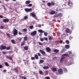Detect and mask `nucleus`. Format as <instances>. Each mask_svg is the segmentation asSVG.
<instances>
[{"instance_id":"1","label":"nucleus","mask_w":79,"mask_h":79,"mask_svg":"<svg viewBox=\"0 0 79 79\" xmlns=\"http://www.w3.org/2000/svg\"><path fill=\"white\" fill-rule=\"evenodd\" d=\"M68 5H66L65 4H64L63 5H64L65 6L64 7L66 9H68V8H72L73 7V3L69 2H68L67 3ZM69 6V7L68 6Z\"/></svg>"},{"instance_id":"2","label":"nucleus","mask_w":79,"mask_h":79,"mask_svg":"<svg viewBox=\"0 0 79 79\" xmlns=\"http://www.w3.org/2000/svg\"><path fill=\"white\" fill-rule=\"evenodd\" d=\"M69 54H64L62 55V57L60 58V62L61 63L63 62L65 58V57L66 56H68Z\"/></svg>"},{"instance_id":"3","label":"nucleus","mask_w":79,"mask_h":79,"mask_svg":"<svg viewBox=\"0 0 79 79\" xmlns=\"http://www.w3.org/2000/svg\"><path fill=\"white\" fill-rule=\"evenodd\" d=\"M63 71L62 69H59L58 70V73H57V75H60L62 74V73H63Z\"/></svg>"},{"instance_id":"4","label":"nucleus","mask_w":79,"mask_h":79,"mask_svg":"<svg viewBox=\"0 0 79 79\" xmlns=\"http://www.w3.org/2000/svg\"><path fill=\"white\" fill-rule=\"evenodd\" d=\"M13 35L15 36L18 35V31L17 30L15 29L13 31Z\"/></svg>"},{"instance_id":"5","label":"nucleus","mask_w":79,"mask_h":79,"mask_svg":"<svg viewBox=\"0 0 79 79\" xmlns=\"http://www.w3.org/2000/svg\"><path fill=\"white\" fill-rule=\"evenodd\" d=\"M36 34V31H35L31 32V36L34 37V36H35V35Z\"/></svg>"},{"instance_id":"6","label":"nucleus","mask_w":79,"mask_h":79,"mask_svg":"<svg viewBox=\"0 0 79 79\" xmlns=\"http://www.w3.org/2000/svg\"><path fill=\"white\" fill-rule=\"evenodd\" d=\"M61 13H60L58 14L55 15H54V16H53V17H54V18L59 17L61 16Z\"/></svg>"},{"instance_id":"7","label":"nucleus","mask_w":79,"mask_h":79,"mask_svg":"<svg viewBox=\"0 0 79 79\" xmlns=\"http://www.w3.org/2000/svg\"><path fill=\"white\" fill-rule=\"evenodd\" d=\"M24 10L26 12H30V11H31L32 10V9L31 8H30V9H29L28 8H25Z\"/></svg>"},{"instance_id":"8","label":"nucleus","mask_w":79,"mask_h":79,"mask_svg":"<svg viewBox=\"0 0 79 79\" xmlns=\"http://www.w3.org/2000/svg\"><path fill=\"white\" fill-rule=\"evenodd\" d=\"M3 21L4 23H7L9 21V20L8 19H4L3 20Z\"/></svg>"},{"instance_id":"9","label":"nucleus","mask_w":79,"mask_h":79,"mask_svg":"<svg viewBox=\"0 0 79 79\" xmlns=\"http://www.w3.org/2000/svg\"><path fill=\"white\" fill-rule=\"evenodd\" d=\"M40 52L42 53V54L43 55H45L46 54V53L44 51L42 50L41 49L40 50Z\"/></svg>"},{"instance_id":"10","label":"nucleus","mask_w":79,"mask_h":79,"mask_svg":"<svg viewBox=\"0 0 79 79\" xmlns=\"http://www.w3.org/2000/svg\"><path fill=\"white\" fill-rule=\"evenodd\" d=\"M0 47L1 48V50H5V49H6V46L5 45H4L3 46H2L1 45L0 46Z\"/></svg>"},{"instance_id":"11","label":"nucleus","mask_w":79,"mask_h":79,"mask_svg":"<svg viewBox=\"0 0 79 79\" xmlns=\"http://www.w3.org/2000/svg\"><path fill=\"white\" fill-rule=\"evenodd\" d=\"M46 50L48 52H50L51 51V49L49 47L46 48Z\"/></svg>"},{"instance_id":"12","label":"nucleus","mask_w":79,"mask_h":79,"mask_svg":"<svg viewBox=\"0 0 79 79\" xmlns=\"http://www.w3.org/2000/svg\"><path fill=\"white\" fill-rule=\"evenodd\" d=\"M51 70H52L53 72H56L57 71L56 68H54V67H51Z\"/></svg>"},{"instance_id":"13","label":"nucleus","mask_w":79,"mask_h":79,"mask_svg":"<svg viewBox=\"0 0 79 79\" xmlns=\"http://www.w3.org/2000/svg\"><path fill=\"white\" fill-rule=\"evenodd\" d=\"M6 57L7 58V59H8L9 60H12V58L11 57V56H6Z\"/></svg>"},{"instance_id":"14","label":"nucleus","mask_w":79,"mask_h":79,"mask_svg":"<svg viewBox=\"0 0 79 79\" xmlns=\"http://www.w3.org/2000/svg\"><path fill=\"white\" fill-rule=\"evenodd\" d=\"M38 71L39 72V73L41 75H44V72L41 70H40V69H39V70H38Z\"/></svg>"},{"instance_id":"15","label":"nucleus","mask_w":79,"mask_h":79,"mask_svg":"<svg viewBox=\"0 0 79 79\" xmlns=\"http://www.w3.org/2000/svg\"><path fill=\"white\" fill-rule=\"evenodd\" d=\"M14 71H15V73H17L19 72V70H18V69H17V68H14Z\"/></svg>"},{"instance_id":"16","label":"nucleus","mask_w":79,"mask_h":79,"mask_svg":"<svg viewBox=\"0 0 79 79\" xmlns=\"http://www.w3.org/2000/svg\"><path fill=\"white\" fill-rule=\"evenodd\" d=\"M48 37L49 41L52 40L53 39V38L52 36H48Z\"/></svg>"},{"instance_id":"17","label":"nucleus","mask_w":79,"mask_h":79,"mask_svg":"<svg viewBox=\"0 0 79 79\" xmlns=\"http://www.w3.org/2000/svg\"><path fill=\"white\" fill-rule=\"evenodd\" d=\"M49 68V67L48 66H46L45 65H44V67H43V69H48Z\"/></svg>"},{"instance_id":"18","label":"nucleus","mask_w":79,"mask_h":79,"mask_svg":"<svg viewBox=\"0 0 79 79\" xmlns=\"http://www.w3.org/2000/svg\"><path fill=\"white\" fill-rule=\"evenodd\" d=\"M38 31L39 33H43L44 32V31L41 29L38 30Z\"/></svg>"},{"instance_id":"19","label":"nucleus","mask_w":79,"mask_h":79,"mask_svg":"<svg viewBox=\"0 0 79 79\" xmlns=\"http://www.w3.org/2000/svg\"><path fill=\"white\" fill-rule=\"evenodd\" d=\"M31 15L32 16L33 18H34L36 16V15L33 12L31 13Z\"/></svg>"},{"instance_id":"20","label":"nucleus","mask_w":79,"mask_h":79,"mask_svg":"<svg viewBox=\"0 0 79 79\" xmlns=\"http://www.w3.org/2000/svg\"><path fill=\"white\" fill-rule=\"evenodd\" d=\"M56 13V12L54 10H52L50 12V15H54Z\"/></svg>"},{"instance_id":"21","label":"nucleus","mask_w":79,"mask_h":79,"mask_svg":"<svg viewBox=\"0 0 79 79\" xmlns=\"http://www.w3.org/2000/svg\"><path fill=\"white\" fill-rule=\"evenodd\" d=\"M65 48L66 49H69L70 48V46L69 45H65Z\"/></svg>"},{"instance_id":"22","label":"nucleus","mask_w":79,"mask_h":79,"mask_svg":"<svg viewBox=\"0 0 79 79\" xmlns=\"http://www.w3.org/2000/svg\"><path fill=\"white\" fill-rule=\"evenodd\" d=\"M65 31L66 33H70V30L69 29H67Z\"/></svg>"},{"instance_id":"23","label":"nucleus","mask_w":79,"mask_h":79,"mask_svg":"<svg viewBox=\"0 0 79 79\" xmlns=\"http://www.w3.org/2000/svg\"><path fill=\"white\" fill-rule=\"evenodd\" d=\"M44 62V60H40V63H39V64H42Z\"/></svg>"},{"instance_id":"24","label":"nucleus","mask_w":79,"mask_h":79,"mask_svg":"<svg viewBox=\"0 0 79 79\" xmlns=\"http://www.w3.org/2000/svg\"><path fill=\"white\" fill-rule=\"evenodd\" d=\"M53 51L55 53H57L59 52V50L58 49H55Z\"/></svg>"},{"instance_id":"25","label":"nucleus","mask_w":79,"mask_h":79,"mask_svg":"<svg viewBox=\"0 0 79 79\" xmlns=\"http://www.w3.org/2000/svg\"><path fill=\"white\" fill-rule=\"evenodd\" d=\"M48 34V32L45 31H44V36H47Z\"/></svg>"},{"instance_id":"26","label":"nucleus","mask_w":79,"mask_h":79,"mask_svg":"<svg viewBox=\"0 0 79 79\" xmlns=\"http://www.w3.org/2000/svg\"><path fill=\"white\" fill-rule=\"evenodd\" d=\"M4 64H5L6 66L7 67L9 66V64L7 62H5L4 63Z\"/></svg>"},{"instance_id":"27","label":"nucleus","mask_w":79,"mask_h":79,"mask_svg":"<svg viewBox=\"0 0 79 79\" xmlns=\"http://www.w3.org/2000/svg\"><path fill=\"white\" fill-rule=\"evenodd\" d=\"M35 57L36 60H38L39 59V57L36 54L35 55Z\"/></svg>"},{"instance_id":"28","label":"nucleus","mask_w":79,"mask_h":79,"mask_svg":"<svg viewBox=\"0 0 79 79\" xmlns=\"http://www.w3.org/2000/svg\"><path fill=\"white\" fill-rule=\"evenodd\" d=\"M65 43L66 44H69V41L68 40H65Z\"/></svg>"},{"instance_id":"29","label":"nucleus","mask_w":79,"mask_h":79,"mask_svg":"<svg viewBox=\"0 0 79 79\" xmlns=\"http://www.w3.org/2000/svg\"><path fill=\"white\" fill-rule=\"evenodd\" d=\"M24 49L25 50L27 51L28 50V47L27 46H25L24 47Z\"/></svg>"},{"instance_id":"30","label":"nucleus","mask_w":79,"mask_h":79,"mask_svg":"<svg viewBox=\"0 0 79 79\" xmlns=\"http://www.w3.org/2000/svg\"><path fill=\"white\" fill-rule=\"evenodd\" d=\"M11 42L12 43H13L14 44H16V42H15V41L14 40H11Z\"/></svg>"},{"instance_id":"31","label":"nucleus","mask_w":79,"mask_h":79,"mask_svg":"<svg viewBox=\"0 0 79 79\" xmlns=\"http://www.w3.org/2000/svg\"><path fill=\"white\" fill-rule=\"evenodd\" d=\"M27 36H25L24 38V41H27Z\"/></svg>"},{"instance_id":"32","label":"nucleus","mask_w":79,"mask_h":79,"mask_svg":"<svg viewBox=\"0 0 79 79\" xmlns=\"http://www.w3.org/2000/svg\"><path fill=\"white\" fill-rule=\"evenodd\" d=\"M63 69L64 72H65L66 73L68 72V70L66 68H63Z\"/></svg>"},{"instance_id":"33","label":"nucleus","mask_w":79,"mask_h":79,"mask_svg":"<svg viewBox=\"0 0 79 79\" xmlns=\"http://www.w3.org/2000/svg\"><path fill=\"white\" fill-rule=\"evenodd\" d=\"M31 3V1H26L25 3L26 4H29V3Z\"/></svg>"},{"instance_id":"34","label":"nucleus","mask_w":79,"mask_h":79,"mask_svg":"<svg viewBox=\"0 0 79 79\" xmlns=\"http://www.w3.org/2000/svg\"><path fill=\"white\" fill-rule=\"evenodd\" d=\"M47 5H48V6H50L52 5V4L51 2H48L47 3Z\"/></svg>"},{"instance_id":"35","label":"nucleus","mask_w":79,"mask_h":79,"mask_svg":"<svg viewBox=\"0 0 79 79\" xmlns=\"http://www.w3.org/2000/svg\"><path fill=\"white\" fill-rule=\"evenodd\" d=\"M27 30V28H25L23 30V31L24 32H26Z\"/></svg>"},{"instance_id":"36","label":"nucleus","mask_w":79,"mask_h":79,"mask_svg":"<svg viewBox=\"0 0 79 79\" xmlns=\"http://www.w3.org/2000/svg\"><path fill=\"white\" fill-rule=\"evenodd\" d=\"M10 49V46L8 47L7 48H6V49L7 50H9Z\"/></svg>"},{"instance_id":"37","label":"nucleus","mask_w":79,"mask_h":79,"mask_svg":"<svg viewBox=\"0 0 79 79\" xmlns=\"http://www.w3.org/2000/svg\"><path fill=\"white\" fill-rule=\"evenodd\" d=\"M22 39H23L22 38H20V37H19V38H17V39H18V40H19V41H21Z\"/></svg>"},{"instance_id":"38","label":"nucleus","mask_w":79,"mask_h":79,"mask_svg":"<svg viewBox=\"0 0 79 79\" xmlns=\"http://www.w3.org/2000/svg\"><path fill=\"white\" fill-rule=\"evenodd\" d=\"M6 52H8V53H9V54H11V53H13V51H9Z\"/></svg>"},{"instance_id":"39","label":"nucleus","mask_w":79,"mask_h":79,"mask_svg":"<svg viewBox=\"0 0 79 79\" xmlns=\"http://www.w3.org/2000/svg\"><path fill=\"white\" fill-rule=\"evenodd\" d=\"M51 3V5H53V6H54V5H55V2H54L53 1H52Z\"/></svg>"},{"instance_id":"40","label":"nucleus","mask_w":79,"mask_h":79,"mask_svg":"<svg viewBox=\"0 0 79 79\" xmlns=\"http://www.w3.org/2000/svg\"><path fill=\"white\" fill-rule=\"evenodd\" d=\"M68 53L70 55H72V52L71 51H69Z\"/></svg>"},{"instance_id":"41","label":"nucleus","mask_w":79,"mask_h":79,"mask_svg":"<svg viewBox=\"0 0 79 79\" xmlns=\"http://www.w3.org/2000/svg\"><path fill=\"white\" fill-rule=\"evenodd\" d=\"M38 43L39 44V45H41V46H43V44L42 43H40V42H38Z\"/></svg>"},{"instance_id":"42","label":"nucleus","mask_w":79,"mask_h":79,"mask_svg":"<svg viewBox=\"0 0 79 79\" xmlns=\"http://www.w3.org/2000/svg\"><path fill=\"white\" fill-rule=\"evenodd\" d=\"M44 40L46 41H48V38L47 37L44 38Z\"/></svg>"},{"instance_id":"43","label":"nucleus","mask_w":79,"mask_h":79,"mask_svg":"<svg viewBox=\"0 0 79 79\" xmlns=\"http://www.w3.org/2000/svg\"><path fill=\"white\" fill-rule=\"evenodd\" d=\"M34 27L33 26H30V28L31 29H32Z\"/></svg>"},{"instance_id":"44","label":"nucleus","mask_w":79,"mask_h":79,"mask_svg":"<svg viewBox=\"0 0 79 79\" xmlns=\"http://www.w3.org/2000/svg\"><path fill=\"white\" fill-rule=\"evenodd\" d=\"M24 19H28V17L27 16H25L24 17Z\"/></svg>"},{"instance_id":"45","label":"nucleus","mask_w":79,"mask_h":79,"mask_svg":"<svg viewBox=\"0 0 79 79\" xmlns=\"http://www.w3.org/2000/svg\"><path fill=\"white\" fill-rule=\"evenodd\" d=\"M31 59L32 60H35V58L34 57H31Z\"/></svg>"},{"instance_id":"46","label":"nucleus","mask_w":79,"mask_h":79,"mask_svg":"<svg viewBox=\"0 0 79 79\" xmlns=\"http://www.w3.org/2000/svg\"><path fill=\"white\" fill-rule=\"evenodd\" d=\"M32 6V4H30L28 5V6L29 7H30L31 6Z\"/></svg>"},{"instance_id":"47","label":"nucleus","mask_w":79,"mask_h":79,"mask_svg":"<svg viewBox=\"0 0 79 79\" xmlns=\"http://www.w3.org/2000/svg\"><path fill=\"white\" fill-rule=\"evenodd\" d=\"M40 41L41 42H43L44 41V40L43 38H40Z\"/></svg>"},{"instance_id":"48","label":"nucleus","mask_w":79,"mask_h":79,"mask_svg":"<svg viewBox=\"0 0 79 79\" xmlns=\"http://www.w3.org/2000/svg\"><path fill=\"white\" fill-rule=\"evenodd\" d=\"M25 44V42L22 43H21V46H23V45H24Z\"/></svg>"},{"instance_id":"49","label":"nucleus","mask_w":79,"mask_h":79,"mask_svg":"<svg viewBox=\"0 0 79 79\" xmlns=\"http://www.w3.org/2000/svg\"><path fill=\"white\" fill-rule=\"evenodd\" d=\"M46 79H50V78L49 77H45Z\"/></svg>"},{"instance_id":"50","label":"nucleus","mask_w":79,"mask_h":79,"mask_svg":"<svg viewBox=\"0 0 79 79\" xmlns=\"http://www.w3.org/2000/svg\"><path fill=\"white\" fill-rule=\"evenodd\" d=\"M59 42L60 44H62L63 43V41L62 40H60Z\"/></svg>"},{"instance_id":"51","label":"nucleus","mask_w":79,"mask_h":79,"mask_svg":"<svg viewBox=\"0 0 79 79\" xmlns=\"http://www.w3.org/2000/svg\"><path fill=\"white\" fill-rule=\"evenodd\" d=\"M38 56H41V55L40 53H38Z\"/></svg>"},{"instance_id":"52","label":"nucleus","mask_w":79,"mask_h":79,"mask_svg":"<svg viewBox=\"0 0 79 79\" xmlns=\"http://www.w3.org/2000/svg\"><path fill=\"white\" fill-rule=\"evenodd\" d=\"M19 34L20 35H22V33L20 32V31L19 32Z\"/></svg>"},{"instance_id":"53","label":"nucleus","mask_w":79,"mask_h":79,"mask_svg":"<svg viewBox=\"0 0 79 79\" xmlns=\"http://www.w3.org/2000/svg\"><path fill=\"white\" fill-rule=\"evenodd\" d=\"M6 35L7 36H8V37H9L10 35V34L7 33L6 34Z\"/></svg>"},{"instance_id":"54","label":"nucleus","mask_w":79,"mask_h":79,"mask_svg":"<svg viewBox=\"0 0 79 79\" xmlns=\"http://www.w3.org/2000/svg\"><path fill=\"white\" fill-rule=\"evenodd\" d=\"M2 68H3V66L1 64H0V69H2Z\"/></svg>"},{"instance_id":"55","label":"nucleus","mask_w":79,"mask_h":79,"mask_svg":"<svg viewBox=\"0 0 79 79\" xmlns=\"http://www.w3.org/2000/svg\"><path fill=\"white\" fill-rule=\"evenodd\" d=\"M3 7H4V9L5 10V11H6L7 10H6V8H5V6H3Z\"/></svg>"},{"instance_id":"56","label":"nucleus","mask_w":79,"mask_h":79,"mask_svg":"<svg viewBox=\"0 0 79 79\" xmlns=\"http://www.w3.org/2000/svg\"><path fill=\"white\" fill-rule=\"evenodd\" d=\"M3 16H2V15H0V18L3 19Z\"/></svg>"},{"instance_id":"57","label":"nucleus","mask_w":79,"mask_h":79,"mask_svg":"<svg viewBox=\"0 0 79 79\" xmlns=\"http://www.w3.org/2000/svg\"><path fill=\"white\" fill-rule=\"evenodd\" d=\"M34 18L36 19V20H37V18L36 16H35V17H34Z\"/></svg>"},{"instance_id":"58","label":"nucleus","mask_w":79,"mask_h":79,"mask_svg":"<svg viewBox=\"0 0 79 79\" xmlns=\"http://www.w3.org/2000/svg\"><path fill=\"white\" fill-rule=\"evenodd\" d=\"M1 28H2V29H3L4 28V27H3V26H1Z\"/></svg>"},{"instance_id":"59","label":"nucleus","mask_w":79,"mask_h":79,"mask_svg":"<svg viewBox=\"0 0 79 79\" xmlns=\"http://www.w3.org/2000/svg\"><path fill=\"white\" fill-rule=\"evenodd\" d=\"M2 53H3V54H6V52H3Z\"/></svg>"},{"instance_id":"60","label":"nucleus","mask_w":79,"mask_h":79,"mask_svg":"<svg viewBox=\"0 0 79 79\" xmlns=\"http://www.w3.org/2000/svg\"><path fill=\"white\" fill-rule=\"evenodd\" d=\"M38 27H41V25H38Z\"/></svg>"},{"instance_id":"61","label":"nucleus","mask_w":79,"mask_h":79,"mask_svg":"<svg viewBox=\"0 0 79 79\" xmlns=\"http://www.w3.org/2000/svg\"><path fill=\"white\" fill-rule=\"evenodd\" d=\"M6 69H5V70H3V72H6Z\"/></svg>"},{"instance_id":"62","label":"nucleus","mask_w":79,"mask_h":79,"mask_svg":"<svg viewBox=\"0 0 79 79\" xmlns=\"http://www.w3.org/2000/svg\"><path fill=\"white\" fill-rule=\"evenodd\" d=\"M21 77H22V79H23V78H24V76H22Z\"/></svg>"},{"instance_id":"63","label":"nucleus","mask_w":79,"mask_h":79,"mask_svg":"<svg viewBox=\"0 0 79 79\" xmlns=\"http://www.w3.org/2000/svg\"><path fill=\"white\" fill-rule=\"evenodd\" d=\"M24 79H27V78L26 77H24Z\"/></svg>"},{"instance_id":"64","label":"nucleus","mask_w":79,"mask_h":79,"mask_svg":"<svg viewBox=\"0 0 79 79\" xmlns=\"http://www.w3.org/2000/svg\"><path fill=\"white\" fill-rule=\"evenodd\" d=\"M5 1H6V2H8V1H9V0H5Z\"/></svg>"}]
</instances>
